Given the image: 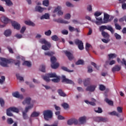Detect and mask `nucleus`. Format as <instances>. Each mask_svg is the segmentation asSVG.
Listing matches in <instances>:
<instances>
[{
	"instance_id": "nucleus-1",
	"label": "nucleus",
	"mask_w": 126,
	"mask_h": 126,
	"mask_svg": "<svg viewBox=\"0 0 126 126\" xmlns=\"http://www.w3.org/2000/svg\"><path fill=\"white\" fill-rule=\"evenodd\" d=\"M39 42L40 43V44H44L45 45L42 46V49L44 51H48L49 48H51V43L46 41L45 38L40 39L39 40Z\"/></svg>"
},
{
	"instance_id": "nucleus-2",
	"label": "nucleus",
	"mask_w": 126,
	"mask_h": 126,
	"mask_svg": "<svg viewBox=\"0 0 126 126\" xmlns=\"http://www.w3.org/2000/svg\"><path fill=\"white\" fill-rule=\"evenodd\" d=\"M0 60L1 61V62L0 61V65L3 67H8L7 63H11L13 62V60L11 59H7L2 57H0Z\"/></svg>"
},
{
	"instance_id": "nucleus-3",
	"label": "nucleus",
	"mask_w": 126,
	"mask_h": 126,
	"mask_svg": "<svg viewBox=\"0 0 126 126\" xmlns=\"http://www.w3.org/2000/svg\"><path fill=\"white\" fill-rule=\"evenodd\" d=\"M50 62L51 63V66L53 69H57L60 66V64L59 63H57V58L55 56H51Z\"/></svg>"
},
{
	"instance_id": "nucleus-4",
	"label": "nucleus",
	"mask_w": 126,
	"mask_h": 126,
	"mask_svg": "<svg viewBox=\"0 0 126 126\" xmlns=\"http://www.w3.org/2000/svg\"><path fill=\"white\" fill-rule=\"evenodd\" d=\"M43 115L45 121H49V119L53 118V111L50 110H46L43 111Z\"/></svg>"
},
{
	"instance_id": "nucleus-5",
	"label": "nucleus",
	"mask_w": 126,
	"mask_h": 126,
	"mask_svg": "<svg viewBox=\"0 0 126 126\" xmlns=\"http://www.w3.org/2000/svg\"><path fill=\"white\" fill-rule=\"evenodd\" d=\"M106 30H108V31H110L112 34L115 33L114 29H113V27L111 26H101L99 28V31H100V32H103V31H104V30H106Z\"/></svg>"
},
{
	"instance_id": "nucleus-6",
	"label": "nucleus",
	"mask_w": 126,
	"mask_h": 126,
	"mask_svg": "<svg viewBox=\"0 0 126 126\" xmlns=\"http://www.w3.org/2000/svg\"><path fill=\"white\" fill-rule=\"evenodd\" d=\"M33 105L31 104L30 106H28L25 108V112H23V118L24 120H28V115H27V113L29 111V110H31L32 108H33Z\"/></svg>"
},
{
	"instance_id": "nucleus-7",
	"label": "nucleus",
	"mask_w": 126,
	"mask_h": 126,
	"mask_svg": "<svg viewBox=\"0 0 126 126\" xmlns=\"http://www.w3.org/2000/svg\"><path fill=\"white\" fill-rule=\"evenodd\" d=\"M56 12H58L57 14L59 16L63 15V12L62 11V6H58L56 8H55L53 11V13H56Z\"/></svg>"
},
{
	"instance_id": "nucleus-8",
	"label": "nucleus",
	"mask_w": 126,
	"mask_h": 126,
	"mask_svg": "<svg viewBox=\"0 0 126 126\" xmlns=\"http://www.w3.org/2000/svg\"><path fill=\"white\" fill-rule=\"evenodd\" d=\"M75 43L76 45H78V48L81 51H82V50L84 49V47H83V42H82V41L79 40V39H77L75 41Z\"/></svg>"
},
{
	"instance_id": "nucleus-9",
	"label": "nucleus",
	"mask_w": 126,
	"mask_h": 126,
	"mask_svg": "<svg viewBox=\"0 0 126 126\" xmlns=\"http://www.w3.org/2000/svg\"><path fill=\"white\" fill-rule=\"evenodd\" d=\"M62 82H65L67 84H74V83L72 80L65 78V76L64 75H62Z\"/></svg>"
},
{
	"instance_id": "nucleus-10",
	"label": "nucleus",
	"mask_w": 126,
	"mask_h": 126,
	"mask_svg": "<svg viewBox=\"0 0 126 126\" xmlns=\"http://www.w3.org/2000/svg\"><path fill=\"white\" fill-rule=\"evenodd\" d=\"M0 21L4 24H7V23H10V22H12L11 20L8 19L7 17L3 16L0 18Z\"/></svg>"
},
{
	"instance_id": "nucleus-11",
	"label": "nucleus",
	"mask_w": 126,
	"mask_h": 126,
	"mask_svg": "<svg viewBox=\"0 0 126 126\" xmlns=\"http://www.w3.org/2000/svg\"><path fill=\"white\" fill-rule=\"evenodd\" d=\"M110 15L107 13H104L103 21L101 22V23L104 24L105 23H108L109 21Z\"/></svg>"
},
{
	"instance_id": "nucleus-12",
	"label": "nucleus",
	"mask_w": 126,
	"mask_h": 126,
	"mask_svg": "<svg viewBox=\"0 0 126 126\" xmlns=\"http://www.w3.org/2000/svg\"><path fill=\"white\" fill-rule=\"evenodd\" d=\"M64 53L65 55H66V57H67L69 61H72V60H73L74 57H73V55L71 54V53L68 51H64Z\"/></svg>"
},
{
	"instance_id": "nucleus-13",
	"label": "nucleus",
	"mask_w": 126,
	"mask_h": 126,
	"mask_svg": "<svg viewBox=\"0 0 126 126\" xmlns=\"http://www.w3.org/2000/svg\"><path fill=\"white\" fill-rule=\"evenodd\" d=\"M12 26H13L14 29H16L17 30H20L21 28L20 24H18L16 21L11 22Z\"/></svg>"
},
{
	"instance_id": "nucleus-14",
	"label": "nucleus",
	"mask_w": 126,
	"mask_h": 126,
	"mask_svg": "<svg viewBox=\"0 0 126 126\" xmlns=\"http://www.w3.org/2000/svg\"><path fill=\"white\" fill-rule=\"evenodd\" d=\"M53 21L55 22H57V23H64V24H68V23H69V22H68L67 21H63V19H62L61 18H59V19H55L53 20Z\"/></svg>"
},
{
	"instance_id": "nucleus-15",
	"label": "nucleus",
	"mask_w": 126,
	"mask_h": 126,
	"mask_svg": "<svg viewBox=\"0 0 126 126\" xmlns=\"http://www.w3.org/2000/svg\"><path fill=\"white\" fill-rule=\"evenodd\" d=\"M122 69V67L119 65H115L114 66H113L112 68V72L115 73L116 71H120Z\"/></svg>"
},
{
	"instance_id": "nucleus-16",
	"label": "nucleus",
	"mask_w": 126,
	"mask_h": 126,
	"mask_svg": "<svg viewBox=\"0 0 126 126\" xmlns=\"http://www.w3.org/2000/svg\"><path fill=\"white\" fill-rule=\"evenodd\" d=\"M31 103V97H26L24 100L22 102L23 105H30Z\"/></svg>"
},
{
	"instance_id": "nucleus-17",
	"label": "nucleus",
	"mask_w": 126,
	"mask_h": 126,
	"mask_svg": "<svg viewBox=\"0 0 126 126\" xmlns=\"http://www.w3.org/2000/svg\"><path fill=\"white\" fill-rule=\"evenodd\" d=\"M96 88V86L95 85H91L90 86H88L86 90V91H90V92H93L95 91V89Z\"/></svg>"
},
{
	"instance_id": "nucleus-18",
	"label": "nucleus",
	"mask_w": 126,
	"mask_h": 126,
	"mask_svg": "<svg viewBox=\"0 0 126 126\" xmlns=\"http://www.w3.org/2000/svg\"><path fill=\"white\" fill-rule=\"evenodd\" d=\"M45 10V8L42 7L40 6H36L35 7V11H37L38 12L42 13Z\"/></svg>"
},
{
	"instance_id": "nucleus-19",
	"label": "nucleus",
	"mask_w": 126,
	"mask_h": 126,
	"mask_svg": "<svg viewBox=\"0 0 126 126\" xmlns=\"http://www.w3.org/2000/svg\"><path fill=\"white\" fill-rule=\"evenodd\" d=\"M58 93L61 97H66V94L62 89H59L58 90Z\"/></svg>"
},
{
	"instance_id": "nucleus-20",
	"label": "nucleus",
	"mask_w": 126,
	"mask_h": 126,
	"mask_svg": "<svg viewBox=\"0 0 126 126\" xmlns=\"http://www.w3.org/2000/svg\"><path fill=\"white\" fill-rule=\"evenodd\" d=\"M105 102H106V103H107V104H108V105H109V106H114V101L109 99V98H106L104 99Z\"/></svg>"
},
{
	"instance_id": "nucleus-21",
	"label": "nucleus",
	"mask_w": 126,
	"mask_h": 126,
	"mask_svg": "<svg viewBox=\"0 0 126 126\" xmlns=\"http://www.w3.org/2000/svg\"><path fill=\"white\" fill-rule=\"evenodd\" d=\"M101 35L105 39H109V38H110V35H109V33L106 32L105 31H102L101 32Z\"/></svg>"
},
{
	"instance_id": "nucleus-22",
	"label": "nucleus",
	"mask_w": 126,
	"mask_h": 126,
	"mask_svg": "<svg viewBox=\"0 0 126 126\" xmlns=\"http://www.w3.org/2000/svg\"><path fill=\"white\" fill-rule=\"evenodd\" d=\"M51 39L53 41H55V42H57V41H60V42H62L61 41V38H59L57 35H54L51 36Z\"/></svg>"
},
{
	"instance_id": "nucleus-23",
	"label": "nucleus",
	"mask_w": 126,
	"mask_h": 126,
	"mask_svg": "<svg viewBox=\"0 0 126 126\" xmlns=\"http://www.w3.org/2000/svg\"><path fill=\"white\" fill-rule=\"evenodd\" d=\"M1 1H5L6 5H7V6H11V5L13 4L10 0H1Z\"/></svg>"
},
{
	"instance_id": "nucleus-24",
	"label": "nucleus",
	"mask_w": 126,
	"mask_h": 126,
	"mask_svg": "<svg viewBox=\"0 0 126 126\" xmlns=\"http://www.w3.org/2000/svg\"><path fill=\"white\" fill-rule=\"evenodd\" d=\"M120 3H122V7L123 9H126V3L125 2L126 0H119Z\"/></svg>"
},
{
	"instance_id": "nucleus-25",
	"label": "nucleus",
	"mask_w": 126,
	"mask_h": 126,
	"mask_svg": "<svg viewBox=\"0 0 126 126\" xmlns=\"http://www.w3.org/2000/svg\"><path fill=\"white\" fill-rule=\"evenodd\" d=\"M50 18V15L48 13H45L43 15L42 17H40V19L43 20V19H49Z\"/></svg>"
},
{
	"instance_id": "nucleus-26",
	"label": "nucleus",
	"mask_w": 126,
	"mask_h": 126,
	"mask_svg": "<svg viewBox=\"0 0 126 126\" xmlns=\"http://www.w3.org/2000/svg\"><path fill=\"white\" fill-rule=\"evenodd\" d=\"M4 34L6 37H9L11 35V31L10 30H7L5 31Z\"/></svg>"
},
{
	"instance_id": "nucleus-27",
	"label": "nucleus",
	"mask_w": 126,
	"mask_h": 126,
	"mask_svg": "<svg viewBox=\"0 0 126 126\" xmlns=\"http://www.w3.org/2000/svg\"><path fill=\"white\" fill-rule=\"evenodd\" d=\"M25 23L26 24V25H29V26H32L33 27L35 26L34 23L31 21H25Z\"/></svg>"
},
{
	"instance_id": "nucleus-28",
	"label": "nucleus",
	"mask_w": 126,
	"mask_h": 126,
	"mask_svg": "<svg viewBox=\"0 0 126 126\" xmlns=\"http://www.w3.org/2000/svg\"><path fill=\"white\" fill-rule=\"evenodd\" d=\"M47 76H49L50 78H54L55 77H57L58 75H57V74L56 73H48L47 74Z\"/></svg>"
},
{
	"instance_id": "nucleus-29",
	"label": "nucleus",
	"mask_w": 126,
	"mask_h": 126,
	"mask_svg": "<svg viewBox=\"0 0 126 126\" xmlns=\"http://www.w3.org/2000/svg\"><path fill=\"white\" fill-rule=\"evenodd\" d=\"M109 115H110V116H116V117H118V118H120V114L119 113L117 112L116 111H113L111 112H109Z\"/></svg>"
},
{
	"instance_id": "nucleus-30",
	"label": "nucleus",
	"mask_w": 126,
	"mask_h": 126,
	"mask_svg": "<svg viewBox=\"0 0 126 126\" xmlns=\"http://www.w3.org/2000/svg\"><path fill=\"white\" fill-rule=\"evenodd\" d=\"M39 115H40L39 112H37L36 111H34L31 114V117H32V118H35V117H39Z\"/></svg>"
},
{
	"instance_id": "nucleus-31",
	"label": "nucleus",
	"mask_w": 126,
	"mask_h": 126,
	"mask_svg": "<svg viewBox=\"0 0 126 126\" xmlns=\"http://www.w3.org/2000/svg\"><path fill=\"white\" fill-rule=\"evenodd\" d=\"M9 109H10L12 112H14L15 113H19V109L16 107H12L9 108Z\"/></svg>"
},
{
	"instance_id": "nucleus-32",
	"label": "nucleus",
	"mask_w": 126,
	"mask_h": 126,
	"mask_svg": "<svg viewBox=\"0 0 126 126\" xmlns=\"http://www.w3.org/2000/svg\"><path fill=\"white\" fill-rule=\"evenodd\" d=\"M79 120L81 124H84V123L86 122V117L85 116L80 117Z\"/></svg>"
},
{
	"instance_id": "nucleus-33",
	"label": "nucleus",
	"mask_w": 126,
	"mask_h": 126,
	"mask_svg": "<svg viewBox=\"0 0 126 126\" xmlns=\"http://www.w3.org/2000/svg\"><path fill=\"white\" fill-rule=\"evenodd\" d=\"M42 77L43 79H44L46 82H50L51 81V79H50V77L48 76L47 75V74L46 76H42Z\"/></svg>"
},
{
	"instance_id": "nucleus-34",
	"label": "nucleus",
	"mask_w": 126,
	"mask_h": 126,
	"mask_svg": "<svg viewBox=\"0 0 126 126\" xmlns=\"http://www.w3.org/2000/svg\"><path fill=\"white\" fill-rule=\"evenodd\" d=\"M54 54L55 53L52 51H48V52H45L44 55L45 56H48V57H53V56L54 55Z\"/></svg>"
},
{
	"instance_id": "nucleus-35",
	"label": "nucleus",
	"mask_w": 126,
	"mask_h": 126,
	"mask_svg": "<svg viewBox=\"0 0 126 126\" xmlns=\"http://www.w3.org/2000/svg\"><path fill=\"white\" fill-rule=\"evenodd\" d=\"M91 80V79L89 78L86 79L84 82V85H85V86H87V85H89V84H90Z\"/></svg>"
},
{
	"instance_id": "nucleus-36",
	"label": "nucleus",
	"mask_w": 126,
	"mask_h": 126,
	"mask_svg": "<svg viewBox=\"0 0 126 126\" xmlns=\"http://www.w3.org/2000/svg\"><path fill=\"white\" fill-rule=\"evenodd\" d=\"M108 60L110 61L111 59H115L117 58V55L116 54H110L108 55Z\"/></svg>"
},
{
	"instance_id": "nucleus-37",
	"label": "nucleus",
	"mask_w": 126,
	"mask_h": 126,
	"mask_svg": "<svg viewBox=\"0 0 126 126\" xmlns=\"http://www.w3.org/2000/svg\"><path fill=\"white\" fill-rule=\"evenodd\" d=\"M10 111H11V110H10V108H8L6 110V115L8 117H13V114L10 112Z\"/></svg>"
},
{
	"instance_id": "nucleus-38",
	"label": "nucleus",
	"mask_w": 126,
	"mask_h": 126,
	"mask_svg": "<svg viewBox=\"0 0 126 126\" xmlns=\"http://www.w3.org/2000/svg\"><path fill=\"white\" fill-rule=\"evenodd\" d=\"M61 68L62 69H63V70H64V71H67V72H73V70H69L67 68V67L65 66H62Z\"/></svg>"
},
{
	"instance_id": "nucleus-39",
	"label": "nucleus",
	"mask_w": 126,
	"mask_h": 126,
	"mask_svg": "<svg viewBox=\"0 0 126 126\" xmlns=\"http://www.w3.org/2000/svg\"><path fill=\"white\" fill-rule=\"evenodd\" d=\"M90 48H92V46H91L89 43H86L85 49L88 53H89V49Z\"/></svg>"
},
{
	"instance_id": "nucleus-40",
	"label": "nucleus",
	"mask_w": 126,
	"mask_h": 126,
	"mask_svg": "<svg viewBox=\"0 0 126 126\" xmlns=\"http://www.w3.org/2000/svg\"><path fill=\"white\" fill-rule=\"evenodd\" d=\"M55 78H56V79H51V81L53 82H54V83H59V82L60 80V77H58V76H57V77H55Z\"/></svg>"
},
{
	"instance_id": "nucleus-41",
	"label": "nucleus",
	"mask_w": 126,
	"mask_h": 126,
	"mask_svg": "<svg viewBox=\"0 0 126 126\" xmlns=\"http://www.w3.org/2000/svg\"><path fill=\"white\" fill-rule=\"evenodd\" d=\"M23 65H26L27 66H28L29 67H30L31 66V63L29 62V61H25L23 63Z\"/></svg>"
},
{
	"instance_id": "nucleus-42",
	"label": "nucleus",
	"mask_w": 126,
	"mask_h": 126,
	"mask_svg": "<svg viewBox=\"0 0 126 126\" xmlns=\"http://www.w3.org/2000/svg\"><path fill=\"white\" fill-rule=\"evenodd\" d=\"M40 70L42 72H46V66L45 65H42L40 66Z\"/></svg>"
},
{
	"instance_id": "nucleus-43",
	"label": "nucleus",
	"mask_w": 126,
	"mask_h": 126,
	"mask_svg": "<svg viewBox=\"0 0 126 126\" xmlns=\"http://www.w3.org/2000/svg\"><path fill=\"white\" fill-rule=\"evenodd\" d=\"M114 37H115L117 40H121V39H122V36L121 35L118 34L117 32L114 33Z\"/></svg>"
},
{
	"instance_id": "nucleus-44",
	"label": "nucleus",
	"mask_w": 126,
	"mask_h": 126,
	"mask_svg": "<svg viewBox=\"0 0 126 126\" xmlns=\"http://www.w3.org/2000/svg\"><path fill=\"white\" fill-rule=\"evenodd\" d=\"M62 107H63L64 110H66V109H69V105L66 103H64L62 104Z\"/></svg>"
},
{
	"instance_id": "nucleus-45",
	"label": "nucleus",
	"mask_w": 126,
	"mask_h": 126,
	"mask_svg": "<svg viewBox=\"0 0 126 126\" xmlns=\"http://www.w3.org/2000/svg\"><path fill=\"white\" fill-rule=\"evenodd\" d=\"M7 123L8 125H12L13 124L14 121L12 119V118H8L7 119Z\"/></svg>"
},
{
	"instance_id": "nucleus-46",
	"label": "nucleus",
	"mask_w": 126,
	"mask_h": 126,
	"mask_svg": "<svg viewBox=\"0 0 126 126\" xmlns=\"http://www.w3.org/2000/svg\"><path fill=\"white\" fill-rule=\"evenodd\" d=\"M19 94H20L18 92H16L12 94V95L13 96V97H15V98H19Z\"/></svg>"
},
{
	"instance_id": "nucleus-47",
	"label": "nucleus",
	"mask_w": 126,
	"mask_h": 126,
	"mask_svg": "<svg viewBox=\"0 0 126 126\" xmlns=\"http://www.w3.org/2000/svg\"><path fill=\"white\" fill-rule=\"evenodd\" d=\"M44 34L46 36H51V35H52V31L51 30H49L48 31L45 32Z\"/></svg>"
},
{
	"instance_id": "nucleus-48",
	"label": "nucleus",
	"mask_w": 126,
	"mask_h": 126,
	"mask_svg": "<svg viewBox=\"0 0 126 126\" xmlns=\"http://www.w3.org/2000/svg\"><path fill=\"white\" fill-rule=\"evenodd\" d=\"M76 64L77 65H78L79 64H84V61H83V60H78L76 63Z\"/></svg>"
},
{
	"instance_id": "nucleus-49",
	"label": "nucleus",
	"mask_w": 126,
	"mask_h": 126,
	"mask_svg": "<svg viewBox=\"0 0 126 126\" xmlns=\"http://www.w3.org/2000/svg\"><path fill=\"white\" fill-rule=\"evenodd\" d=\"M92 102L90 101V105H91L92 106H95L96 105V103H95V102H96V99H94V98H92Z\"/></svg>"
},
{
	"instance_id": "nucleus-50",
	"label": "nucleus",
	"mask_w": 126,
	"mask_h": 126,
	"mask_svg": "<svg viewBox=\"0 0 126 126\" xmlns=\"http://www.w3.org/2000/svg\"><path fill=\"white\" fill-rule=\"evenodd\" d=\"M94 111L95 113H98V114H101V113H103V110L101 107H98V110H96V109H94Z\"/></svg>"
},
{
	"instance_id": "nucleus-51",
	"label": "nucleus",
	"mask_w": 126,
	"mask_h": 126,
	"mask_svg": "<svg viewBox=\"0 0 126 126\" xmlns=\"http://www.w3.org/2000/svg\"><path fill=\"white\" fill-rule=\"evenodd\" d=\"M49 0H44L43 1V4L44 6H49Z\"/></svg>"
},
{
	"instance_id": "nucleus-52",
	"label": "nucleus",
	"mask_w": 126,
	"mask_h": 126,
	"mask_svg": "<svg viewBox=\"0 0 126 126\" xmlns=\"http://www.w3.org/2000/svg\"><path fill=\"white\" fill-rule=\"evenodd\" d=\"M115 26L116 30H121V29H122V27H121L119 24H115Z\"/></svg>"
},
{
	"instance_id": "nucleus-53",
	"label": "nucleus",
	"mask_w": 126,
	"mask_h": 126,
	"mask_svg": "<svg viewBox=\"0 0 126 126\" xmlns=\"http://www.w3.org/2000/svg\"><path fill=\"white\" fill-rule=\"evenodd\" d=\"M91 64H92V65H93V66H94V67H95V68H96V69H97V70H98L100 67L99 66H97V64H96L94 62H92Z\"/></svg>"
},
{
	"instance_id": "nucleus-54",
	"label": "nucleus",
	"mask_w": 126,
	"mask_h": 126,
	"mask_svg": "<svg viewBox=\"0 0 126 126\" xmlns=\"http://www.w3.org/2000/svg\"><path fill=\"white\" fill-rule=\"evenodd\" d=\"M67 124L68 126H71L73 124V119H70L67 121Z\"/></svg>"
},
{
	"instance_id": "nucleus-55",
	"label": "nucleus",
	"mask_w": 126,
	"mask_h": 126,
	"mask_svg": "<svg viewBox=\"0 0 126 126\" xmlns=\"http://www.w3.org/2000/svg\"><path fill=\"white\" fill-rule=\"evenodd\" d=\"M0 104L1 107H3V106H4V100L2 98H0Z\"/></svg>"
},
{
	"instance_id": "nucleus-56",
	"label": "nucleus",
	"mask_w": 126,
	"mask_h": 126,
	"mask_svg": "<svg viewBox=\"0 0 126 126\" xmlns=\"http://www.w3.org/2000/svg\"><path fill=\"white\" fill-rule=\"evenodd\" d=\"M93 72V69H92V66H88V72L89 73H91V72Z\"/></svg>"
},
{
	"instance_id": "nucleus-57",
	"label": "nucleus",
	"mask_w": 126,
	"mask_h": 126,
	"mask_svg": "<svg viewBox=\"0 0 126 126\" xmlns=\"http://www.w3.org/2000/svg\"><path fill=\"white\" fill-rule=\"evenodd\" d=\"M16 75L17 79H19V80H20V81H22V80L24 81L23 78L20 76V75H19V74H17Z\"/></svg>"
},
{
	"instance_id": "nucleus-58",
	"label": "nucleus",
	"mask_w": 126,
	"mask_h": 126,
	"mask_svg": "<svg viewBox=\"0 0 126 126\" xmlns=\"http://www.w3.org/2000/svg\"><path fill=\"white\" fill-rule=\"evenodd\" d=\"M68 29L70 32H73L74 31H75V28L73 27H71V26H69Z\"/></svg>"
},
{
	"instance_id": "nucleus-59",
	"label": "nucleus",
	"mask_w": 126,
	"mask_h": 126,
	"mask_svg": "<svg viewBox=\"0 0 126 126\" xmlns=\"http://www.w3.org/2000/svg\"><path fill=\"white\" fill-rule=\"evenodd\" d=\"M105 89H106V87H105L104 85H100L99 86V90H100V91H104Z\"/></svg>"
},
{
	"instance_id": "nucleus-60",
	"label": "nucleus",
	"mask_w": 126,
	"mask_h": 126,
	"mask_svg": "<svg viewBox=\"0 0 126 126\" xmlns=\"http://www.w3.org/2000/svg\"><path fill=\"white\" fill-rule=\"evenodd\" d=\"M100 122H103V123H106V122H108V118L105 117H101Z\"/></svg>"
},
{
	"instance_id": "nucleus-61",
	"label": "nucleus",
	"mask_w": 126,
	"mask_h": 126,
	"mask_svg": "<svg viewBox=\"0 0 126 126\" xmlns=\"http://www.w3.org/2000/svg\"><path fill=\"white\" fill-rule=\"evenodd\" d=\"M117 111L118 113H123V107H118L117 108Z\"/></svg>"
},
{
	"instance_id": "nucleus-62",
	"label": "nucleus",
	"mask_w": 126,
	"mask_h": 126,
	"mask_svg": "<svg viewBox=\"0 0 126 126\" xmlns=\"http://www.w3.org/2000/svg\"><path fill=\"white\" fill-rule=\"evenodd\" d=\"M61 32L63 34V35H67L68 34V31H67V30H66L62 31Z\"/></svg>"
},
{
	"instance_id": "nucleus-63",
	"label": "nucleus",
	"mask_w": 126,
	"mask_h": 126,
	"mask_svg": "<svg viewBox=\"0 0 126 126\" xmlns=\"http://www.w3.org/2000/svg\"><path fill=\"white\" fill-rule=\"evenodd\" d=\"M94 121L95 122H97L98 123H100L101 122V117H97L94 119Z\"/></svg>"
},
{
	"instance_id": "nucleus-64",
	"label": "nucleus",
	"mask_w": 126,
	"mask_h": 126,
	"mask_svg": "<svg viewBox=\"0 0 126 126\" xmlns=\"http://www.w3.org/2000/svg\"><path fill=\"white\" fill-rule=\"evenodd\" d=\"M70 14L68 13L65 15L64 18L65 19H70Z\"/></svg>"
}]
</instances>
